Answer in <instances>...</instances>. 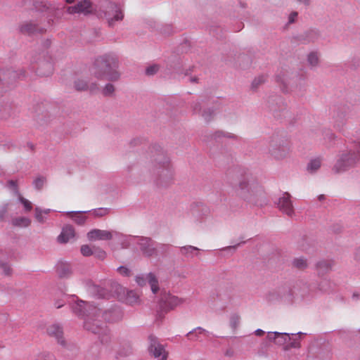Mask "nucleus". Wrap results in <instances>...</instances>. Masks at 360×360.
I'll list each match as a JSON object with an SVG mask.
<instances>
[{
    "mask_svg": "<svg viewBox=\"0 0 360 360\" xmlns=\"http://www.w3.org/2000/svg\"><path fill=\"white\" fill-rule=\"evenodd\" d=\"M72 311L77 316L84 319V328L97 334L102 342H107L110 340V330L106 322H115L120 320L122 316L120 309L114 308L103 311L90 303L79 300L75 295L72 297Z\"/></svg>",
    "mask_w": 360,
    "mask_h": 360,
    "instance_id": "obj_1",
    "label": "nucleus"
},
{
    "mask_svg": "<svg viewBox=\"0 0 360 360\" xmlns=\"http://www.w3.org/2000/svg\"><path fill=\"white\" fill-rule=\"evenodd\" d=\"M143 158L146 171L155 176L158 185L166 186L172 180L174 169L170 159L160 146H149Z\"/></svg>",
    "mask_w": 360,
    "mask_h": 360,
    "instance_id": "obj_2",
    "label": "nucleus"
},
{
    "mask_svg": "<svg viewBox=\"0 0 360 360\" xmlns=\"http://www.w3.org/2000/svg\"><path fill=\"white\" fill-rule=\"evenodd\" d=\"M118 66L117 56L114 53H106L96 59L93 74L100 79H106L110 82H117L121 76L117 70Z\"/></svg>",
    "mask_w": 360,
    "mask_h": 360,
    "instance_id": "obj_3",
    "label": "nucleus"
},
{
    "mask_svg": "<svg viewBox=\"0 0 360 360\" xmlns=\"http://www.w3.org/2000/svg\"><path fill=\"white\" fill-rule=\"evenodd\" d=\"M235 195L250 202H254L257 198L263 194V189L257 180L251 175H245L240 178L233 188Z\"/></svg>",
    "mask_w": 360,
    "mask_h": 360,
    "instance_id": "obj_4",
    "label": "nucleus"
},
{
    "mask_svg": "<svg viewBox=\"0 0 360 360\" xmlns=\"http://www.w3.org/2000/svg\"><path fill=\"white\" fill-rule=\"evenodd\" d=\"M98 15L104 18L110 27H113L117 22H120L124 18L122 5L110 0H103L100 3Z\"/></svg>",
    "mask_w": 360,
    "mask_h": 360,
    "instance_id": "obj_5",
    "label": "nucleus"
},
{
    "mask_svg": "<svg viewBox=\"0 0 360 360\" xmlns=\"http://www.w3.org/2000/svg\"><path fill=\"white\" fill-rule=\"evenodd\" d=\"M357 148L358 151L356 153L352 150L341 152L338 156L333 170L335 173H340L354 166L360 159V141L357 143Z\"/></svg>",
    "mask_w": 360,
    "mask_h": 360,
    "instance_id": "obj_6",
    "label": "nucleus"
},
{
    "mask_svg": "<svg viewBox=\"0 0 360 360\" xmlns=\"http://www.w3.org/2000/svg\"><path fill=\"white\" fill-rule=\"evenodd\" d=\"M290 151V143L286 139L278 136L271 138L269 143V153L275 160L286 158Z\"/></svg>",
    "mask_w": 360,
    "mask_h": 360,
    "instance_id": "obj_7",
    "label": "nucleus"
},
{
    "mask_svg": "<svg viewBox=\"0 0 360 360\" xmlns=\"http://www.w3.org/2000/svg\"><path fill=\"white\" fill-rule=\"evenodd\" d=\"M46 332L50 337L54 338L57 342L64 349L76 353L77 347L72 345L65 342L63 338V329L62 326L58 323H53L46 326Z\"/></svg>",
    "mask_w": 360,
    "mask_h": 360,
    "instance_id": "obj_8",
    "label": "nucleus"
},
{
    "mask_svg": "<svg viewBox=\"0 0 360 360\" xmlns=\"http://www.w3.org/2000/svg\"><path fill=\"white\" fill-rule=\"evenodd\" d=\"M136 248L145 257L157 256V242L148 237L139 236L136 241Z\"/></svg>",
    "mask_w": 360,
    "mask_h": 360,
    "instance_id": "obj_9",
    "label": "nucleus"
},
{
    "mask_svg": "<svg viewBox=\"0 0 360 360\" xmlns=\"http://www.w3.org/2000/svg\"><path fill=\"white\" fill-rule=\"evenodd\" d=\"M184 301V299L179 298L177 296L164 293L161 297L160 307L162 311L168 312L175 307L181 305Z\"/></svg>",
    "mask_w": 360,
    "mask_h": 360,
    "instance_id": "obj_10",
    "label": "nucleus"
},
{
    "mask_svg": "<svg viewBox=\"0 0 360 360\" xmlns=\"http://www.w3.org/2000/svg\"><path fill=\"white\" fill-rule=\"evenodd\" d=\"M291 195L288 193H284L277 202V207L280 211L290 217L295 215V210L290 200Z\"/></svg>",
    "mask_w": 360,
    "mask_h": 360,
    "instance_id": "obj_11",
    "label": "nucleus"
},
{
    "mask_svg": "<svg viewBox=\"0 0 360 360\" xmlns=\"http://www.w3.org/2000/svg\"><path fill=\"white\" fill-rule=\"evenodd\" d=\"M136 281L140 286L145 285L146 283H148L153 294H156L159 290L158 278L153 273L137 276Z\"/></svg>",
    "mask_w": 360,
    "mask_h": 360,
    "instance_id": "obj_12",
    "label": "nucleus"
},
{
    "mask_svg": "<svg viewBox=\"0 0 360 360\" xmlns=\"http://www.w3.org/2000/svg\"><path fill=\"white\" fill-rule=\"evenodd\" d=\"M115 231L94 229L87 233V238L91 241L110 240L114 238Z\"/></svg>",
    "mask_w": 360,
    "mask_h": 360,
    "instance_id": "obj_13",
    "label": "nucleus"
},
{
    "mask_svg": "<svg viewBox=\"0 0 360 360\" xmlns=\"http://www.w3.org/2000/svg\"><path fill=\"white\" fill-rule=\"evenodd\" d=\"M234 298V291L231 287H220L216 294V299L224 304H229Z\"/></svg>",
    "mask_w": 360,
    "mask_h": 360,
    "instance_id": "obj_14",
    "label": "nucleus"
},
{
    "mask_svg": "<svg viewBox=\"0 0 360 360\" xmlns=\"http://www.w3.org/2000/svg\"><path fill=\"white\" fill-rule=\"evenodd\" d=\"M267 338L280 346L284 345L291 340L290 334L287 333L269 332Z\"/></svg>",
    "mask_w": 360,
    "mask_h": 360,
    "instance_id": "obj_15",
    "label": "nucleus"
},
{
    "mask_svg": "<svg viewBox=\"0 0 360 360\" xmlns=\"http://www.w3.org/2000/svg\"><path fill=\"white\" fill-rule=\"evenodd\" d=\"M69 13H83L84 15L91 11V4L89 0L79 1L77 5L70 6L68 8Z\"/></svg>",
    "mask_w": 360,
    "mask_h": 360,
    "instance_id": "obj_16",
    "label": "nucleus"
},
{
    "mask_svg": "<svg viewBox=\"0 0 360 360\" xmlns=\"http://www.w3.org/2000/svg\"><path fill=\"white\" fill-rule=\"evenodd\" d=\"M75 231L74 228L70 225L65 226L60 234L58 236V241L61 243H65L74 238Z\"/></svg>",
    "mask_w": 360,
    "mask_h": 360,
    "instance_id": "obj_17",
    "label": "nucleus"
},
{
    "mask_svg": "<svg viewBox=\"0 0 360 360\" xmlns=\"http://www.w3.org/2000/svg\"><path fill=\"white\" fill-rule=\"evenodd\" d=\"M209 332L201 327H197L186 334V337L191 341H202V338L207 337Z\"/></svg>",
    "mask_w": 360,
    "mask_h": 360,
    "instance_id": "obj_18",
    "label": "nucleus"
},
{
    "mask_svg": "<svg viewBox=\"0 0 360 360\" xmlns=\"http://www.w3.org/2000/svg\"><path fill=\"white\" fill-rule=\"evenodd\" d=\"M114 238H117L120 241L122 248H127L132 244L136 245V241L139 236H125L117 231H115Z\"/></svg>",
    "mask_w": 360,
    "mask_h": 360,
    "instance_id": "obj_19",
    "label": "nucleus"
},
{
    "mask_svg": "<svg viewBox=\"0 0 360 360\" xmlns=\"http://www.w3.org/2000/svg\"><path fill=\"white\" fill-rule=\"evenodd\" d=\"M20 30L23 34H32L37 32L41 33L44 31V29L39 27L32 22H26L20 26Z\"/></svg>",
    "mask_w": 360,
    "mask_h": 360,
    "instance_id": "obj_20",
    "label": "nucleus"
},
{
    "mask_svg": "<svg viewBox=\"0 0 360 360\" xmlns=\"http://www.w3.org/2000/svg\"><path fill=\"white\" fill-rule=\"evenodd\" d=\"M56 271L60 278H68L72 274V269L69 264L60 262L56 266Z\"/></svg>",
    "mask_w": 360,
    "mask_h": 360,
    "instance_id": "obj_21",
    "label": "nucleus"
},
{
    "mask_svg": "<svg viewBox=\"0 0 360 360\" xmlns=\"http://www.w3.org/2000/svg\"><path fill=\"white\" fill-rule=\"evenodd\" d=\"M199 248L192 245H185L179 248V254L187 259H191L197 255Z\"/></svg>",
    "mask_w": 360,
    "mask_h": 360,
    "instance_id": "obj_22",
    "label": "nucleus"
},
{
    "mask_svg": "<svg viewBox=\"0 0 360 360\" xmlns=\"http://www.w3.org/2000/svg\"><path fill=\"white\" fill-rule=\"evenodd\" d=\"M75 87L78 91L89 89L91 92H94L98 89V86L96 84H91L90 86H89L86 81L82 79H78L75 81Z\"/></svg>",
    "mask_w": 360,
    "mask_h": 360,
    "instance_id": "obj_23",
    "label": "nucleus"
},
{
    "mask_svg": "<svg viewBox=\"0 0 360 360\" xmlns=\"http://www.w3.org/2000/svg\"><path fill=\"white\" fill-rule=\"evenodd\" d=\"M86 212L88 211H72L68 212L67 214L70 215V218L78 225H83L86 220V217L84 214Z\"/></svg>",
    "mask_w": 360,
    "mask_h": 360,
    "instance_id": "obj_24",
    "label": "nucleus"
},
{
    "mask_svg": "<svg viewBox=\"0 0 360 360\" xmlns=\"http://www.w3.org/2000/svg\"><path fill=\"white\" fill-rule=\"evenodd\" d=\"M11 224L14 226L25 228L30 225L31 220L25 217H16L12 219Z\"/></svg>",
    "mask_w": 360,
    "mask_h": 360,
    "instance_id": "obj_25",
    "label": "nucleus"
},
{
    "mask_svg": "<svg viewBox=\"0 0 360 360\" xmlns=\"http://www.w3.org/2000/svg\"><path fill=\"white\" fill-rule=\"evenodd\" d=\"M317 271L319 274H324L332 269V263L328 261H321L316 264Z\"/></svg>",
    "mask_w": 360,
    "mask_h": 360,
    "instance_id": "obj_26",
    "label": "nucleus"
},
{
    "mask_svg": "<svg viewBox=\"0 0 360 360\" xmlns=\"http://www.w3.org/2000/svg\"><path fill=\"white\" fill-rule=\"evenodd\" d=\"M139 301V295L134 290H129L127 292L126 297H125V302L126 303L133 305L136 303H138Z\"/></svg>",
    "mask_w": 360,
    "mask_h": 360,
    "instance_id": "obj_27",
    "label": "nucleus"
},
{
    "mask_svg": "<svg viewBox=\"0 0 360 360\" xmlns=\"http://www.w3.org/2000/svg\"><path fill=\"white\" fill-rule=\"evenodd\" d=\"M212 138L216 141H220L223 138H228L235 139H236V136L232 133L225 132L223 131H216L212 135Z\"/></svg>",
    "mask_w": 360,
    "mask_h": 360,
    "instance_id": "obj_28",
    "label": "nucleus"
},
{
    "mask_svg": "<svg viewBox=\"0 0 360 360\" xmlns=\"http://www.w3.org/2000/svg\"><path fill=\"white\" fill-rule=\"evenodd\" d=\"M302 333H297V335H301ZM293 338H291V340L288 342V345L284 347L285 350H288L290 348H300V338L296 337V334H290Z\"/></svg>",
    "mask_w": 360,
    "mask_h": 360,
    "instance_id": "obj_29",
    "label": "nucleus"
},
{
    "mask_svg": "<svg viewBox=\"0 0 360 360\" xmlns=\"http://www.w3.org/2000/svg\"><path fill=\"white\" fill-rule=\"evenodd\" d=\"M321 165V159L319 158L311 160L308 165L307 170L311 173L316 172Z\"/></svg>",
    "mask_w": 360,
    "mask_h": 360,
    "instance_id": "obj_30",
    "label": "nucleus"
},
{
    "mask_svg": "<svg viewBox=\"0 0 360 360\" xmlns=\"http://www.w3.org/2000/svg\"><path fill=\"white\" fill-rule=\"evenodd\" d=\"M308 64L311 68H315L319 65V56L316 52H311L307 56Z\"/></svg>",
    "mask_w": 360,
    "mask_h": 360,
    "instance_id": "obj_31",
    "label": "nucleus"
},
{
    "mask_svg": "<svg viewBox=\"0 0 360 360\" xmlns=\"http://www.w3.org/2000/svg\"><path fill=\"white\" fill-rule=\"evenodd\" d=\"M115 91V86L111 83L106 84L102 89V94L105 96H112Z\"/></svg>",
    "mask_w": 360,
    "mask_h": 360,
    "instance_id": "obj_32",
    "label": "nucleus"
},
{
    "mask_svg": "<svg viewBox=\"0 0 360 360\" xmlns=\"http://www.w3.org/2000/svg\"><path fill=\"white\" fill-rule=\"evenodd\" d=\"M292 265L298 269H303L307 266V263L304 258L298 257L293 259Z\"/></svg>",
    "mask_w": 360,
    "mask_h": 360,
    "instance_id": "obj_33",
    "label": "nucleus"
},
{
    "mask_svg": "<svg viewBox=\"0 0 360 360\" xmlns=\"http://www.w3.org/2000/svg\"><path fill=\"white\" fill-rule=\"evenodd\" d=\"M37 360H57L55 355L49 352L44 351L37 355Z\"/></svg>",
    "mask_w": 360,
    "mask_h": 360,
    "instance_id": "obj_34",
    "label": "nucleus"
},
{
    "mask_svg": "<svg viewBox=\"0 0 360 360\" xmlns=\"http://www.w3.org/2000/svg\"><path fill=\"white\" fill-rule=\"evenodd\" d=\"M266 298L267 301L274 302L280 300L281 299V295L278 291H271L266 295Z\"/></svg>",
    "mask_w": 360,
    "mask_h": 360,
    "instance_id": "obj_35",
    "label": "nucleus"
},
{
    "mask_svg": "<svg viewBox=\"0 0 360 360\" xmlns=\"http://www.w3.org/2000/svg\"><path fill=\"white\" fill-rule=\"evenodd\" d=\"M11 205V203L8 202L0 205V221H4Z\"/></svg>",
    "mask_w": 360,
    "mask_h": 360,
    "instance_id": "obj_36",
    "label": "nucleus"
},
{
    "mask_svg": "<svg viewBox=\"0 0 360 360\" xmlns=\"http://www.w3.org/2000/svg\"><path fill=\"white\" fill-rule=\"evenodd\" d=\"M46 179L44 176H39L36 178L33 181V185L36 189H41L45 184Z\"/></svg>",
    "mask_w": 360,
    "mask_h": 360,
    "instance_id": "obj_37",
    "label": "nucleus"
},
{
    "mask_svg": "<svg viewBox=\"0 0 360 360\" xmlns=\"http://www.w3.org/2000/svg\"><path fill=\"white\" fill-rule=\"evenodd\" d=\"M265 77L264 75H259L254 79L252 82V89H256L259 85L265 82Z\"/></svg>",
    "mask_w": 360,
    "mask_h": 360,
    "instance_id": "obj_38",
    "label": "nucleus"
},
{
    "mask_svg": "<svg viewBox=\"0 0 360 360\" xmlns=\"http://www.w3.org/2000/svg\"><path fill=\"white\" fill-rule=\"evenodd\" d=\"M240 316L238 314H233L230 317V326L233 329H236L240 323Z\"/></svg>",
    "mask_w": 360,
    "mask_h": 360,
    "instance_id": "obj_39",
    "label": "nucleus"
},
{
    "mask_svg": "<svg viewBox=\"0 0 360 360\" xmlns=\"http://www.w3.org/2000/svg\"><path fill=\"white\" fill-rule=\"evenodd\" d=\"M19 200L23 205L25 210L29 212L32 210V206L30 201L19 195Z\"/></svg>",
    "mask_w": 360,
    "mask_h": 360,
    "instance_id": "obj_40",
    "label": "nucleus"
},
{
    "mask_svg": "<svg viewBox=\"0 0 360 360\" xmlns=\"http://www.w3.org/2000/svg\"><path fill=\"white\" fill-rule=\"evenodd\" d=\"M93 250L88 245H84L81 247V253L85 257H88L93 255Z\"/></svg>",
    "mask_w": 360,
    "mask_h": 360,
    "instance_id": "obj_41",
    "label": "nucleus"
},
{
    "mask_svg": "<svg viewBox=\"0 0 360 360\" xmlns=\"http://www.w3.org/2000/svg\"><path fill=\"white\" fill-rule=\"evenodd\" d=\"M214 110L210 108H208L207 110H203V112L201 113V115L205 119V120L210 121L212 116L214 115Z\"/></svg>",
    "mask_w": 360,
    "mask_h": 360,
    "instance_id": "obj_42",
    "label": "nucleus"
},
{
    "mask_svg": "<svg viewBox=\"0 0 360 360\" xmlns=\"http://www.w3.org/2000/svg\"><path fill=\"white\" fill-rule=\"evenodd\" d=\"M191 107H192V109H193V111L194 113H195V114L201 113V110H202L201 101H195L193 102Z\"/></svg>",
    "mask_w": 360,
    "mask_h": 360,
    "instance_id": "obj_43",
    "label": "nucleus"
},
{
    "mask_svg": "<svg viewBox=\"0 0 360 360\" xmlns=\"http://www.w3.org/2000/svg\"><path fill=\"white\" fill-rule=\"evenodd\" d=\"M35 217L40 223H44L46 220L45 217L43 216V210L39 207L35 208Z\"/></svg>",
    "mask_w": 360,
    "mask_h": 360,
    "instance_id": "obj_44",
    "label": "nucleus"
},
{
    "mask_svg": "<svg viewBox=\"0 0 360 360\" xmlns=\"http://www.w3.org/2000/svg\"><path fill=\"white\" fill-rule=\"evenodd\" d=\"M93 255L100 259H104L106 257L105 252L100 248H95L93 251Z\"/></svg>",
    "mask_w": 360,
    "mask_h": 360,
    "instance_id": "obj_45",
    "label": "nucleus"
},
{
    "mask_svg": "<svg viewBox=\"0 0 360 360\" xmlns=\"http://www.w3.org/2000/svg\"><path fill=\"white\" fill-rule=\"evenodd\" d=\"M159 70V65H153L149 67H148L146 70V73L148 75H153L158 72Z\"/></svg>",
    "mask_w": 360,
    "mask_h": 360,
    "instance_id": "obj_46",
    "label": "nucleus"
},
{
    "mask_svg": "<svg viewBox=\"0 0 360 360\" xmlns=\"http://www.w3.org/2000/svg\"><path fill=\"white\" fill-rule=\"evenodd\" d=\"M169 248L170 245L168 244L157 243V255H158L159 250L162 252H167L169 250Z\"/></svg>",
    "mask_w": 360,
    "mask_h": 360,
    "instance_id": "obj_47",
    "label": "nucleus"
},
{
    "mask_svg": "<svg viewBox=\"0 0 360 360\" xmlns=\"http://www.w3.org/2000/svg\"><path fill=\"white\" fill-rule=\"evenodd\" d=\"M117 272L124 276H129L130 274H131V271L129 269H128L127 267L126 266H119L117 269Z\"/></svg>",
    "mask_w": 360,
    "mask_h": 360,
    "instance_id": "obj_48",
    "label": "nucleus"
},
{
    "mask_svg": "<svg viewBox=\"0 0 360 360\" xmlns=\"http://www.w3.org/2000/svg\"><path fill=\"white\" fill-rule=\"evenodd\" d=\"M108 213V208H98L94 210V214L96 217H103Z\"/></svg>",
    "mask_w": 360,
    "mask_h": 360,
    "instance_id": "obj_49",
    "label": "nucleus"
},
{
    "mask_svg": "<svg viewBox=\"0 0 360 360\" xmlns=\"http://www.w3.org/2000/svg\"><path fill=\"white\" fill-rule=\"evenodd\" d=\"M0 270L2 271V273L8 276L11 274V269L9 265L4 263L0 262Z\"/></svg>",
    "mask_w": 360,
    "mask_h": 360,
    "instance_id": "obj_50",
    "label": "nucleus"
},
{
    "mask_svg": "<svg viewBox=\"0 0 360 360\" xmlns=\"http://www.w3.org/2000/svg\"><path fill=\"white\" fill-rule=\"evenodd\" d=\"M297 15H298L297 12H296V11L292 12L290 14L289 17H288V22H289V23L294 22L295 19H296V18L297 17Z\"/></svg>",
    "mask_w": 360,
    "mask_h": 360,
    "instance_id": "obj_51",
    "label": "nucleus"
},
{
    "mask_svg": "<svg viewBox=\"0 0 360 360\" xmlns=\"http://www.w3.org/2000/svg\"><path fill=\"white\" fill-rule=\"evenodd\" d=\"M8 186L10 188L14 190L18 193L17 190V182L14 180H10L8 181Z\"/></svg>",
    "mask_w": 360,
    "mask_h": 360,
    "instance_id": "obj_52",
    "label": "nucleus"
},
{
    "mask_svg": "<svg viewBox=\"0 0 360 360\" xmlns=\"http://www.w3.org/2000/svg\"><path fill=\"white\" fill-rule=\"evenodd\" d=\"M325 139H328L329 141H332L335 139V134L330 130L325 131Z\"/></svg>",
    "mask_w": 360,
    "mask_h": 360,
    "instance_id": "obj_53",
    "label": "nucleus"
},
{
    "mask_svg": "<svg viewBox=\"0 0 360 360\" xmlns=\"http://www.w3.org/2000/svg\"><path fill=\"white\" fill-rule=\"evenodd\" d=\"M6 76L8 77L9 78L15 79L17 76V73L14 71H8L7 72L4 73Z\"/></svg>",
    "mask_w": 360,
    "mask_h": 360,
    "instance_id": "obj_54",
    "label": "nucleus"
},
{
    "mask_svg": "<svg viewBox=\"0 0 360 360\" xmlns=\"http://www.w3.org/2000/svg\"><path fill=\"white\" fill-rule=\"evenodd\" d=\"M243 243H245L244 241L242 243H237L236 245H234L228 246V247L225 248L224 250H236L241 244H243Z\"/></svg>",
    "mask_w": 360,
    "mask_h": 360,
    "instance_id": "obj_55",
    "label": "nucleus"
},
{
    "mask_svg": "<svg viewBox=\"0 0 360 360\" xmlns=\"http://www.w3.org/2000/svg\"><path fill=\"white\" fill-rule=\"evenodd\" d=\"M303 88L302 86H295L294 88H292L290 90L291 91H294L295 92H297L300 94H302V92L304 91V89H302Z\"/></svg>",
    "mask_w": 360,
    "mask_h": 360,
    "instance_id": "obj_56",
    "label": "nucleus"
},
{
    "mask_svg": "<svg viewBox=\"0 0 360 360\" xmlns=\"http://www.w3.org/2000/svg\"><path fill=\"white\" fill-rule=\"evenodd\" d=\"M255 334L257 336H262L264 334V331L262 330V329H257L255 331Z\"/></svg>",
    "mask_w": 360,
    "mask_h": 360,
    "instance_id": "obj_57",
    "label": "nucleus"
},
{
    "mask_svg": "<svg viewBox=\"0 0 360 360\" xmlns=\"http://www.w3.org/2000/svg\"><path fill=\"white\" fill-rule=\"evenodd\" d=\"M355 258L358 260H360V247L357 248L355 252Z\"/></svg>",
    "mask_w": 360,
    "mask_h": 360,
    "instance_id": "obj_58",
    "label": "nucleus"
},
{
    "mask_svg": "<svg viewBox=\"0 0 360 360\" xmlns=\"http://www.w3.org/2000/svg\"><path fill=\"white\" fill-rule=\"evenodd\" d=\"M296 1H297L298 3L300 4H303L306 6L309 5V1L310 0H295Z\"/></svg>",
    "mask_w": 360,
    "mask_h": 360,
    "instance_id": "obj_59",
    "label": "nucleus"
},
{
    "mask_svg": "<svg viewBox=\"0 0 360 360\" xmlns=\"http://www.w3.org/2000/svg\"><path fill=\"white\" fill-rule=\"evenodd\" d=\"M359 297H360V295L358 293H356V292L353 293V295H352V299L354 301L358 300Z\"/></svg>",
    "mask_w": 360,
    "mask_h": 360,
    "instance_id": "obj_60",
    "label": "nucleus"
},
{
    "mask_svg": "<svg viewBox=\"0 0 360 360\" xmlns=\"http://www.w3.org/2000/svg\"><path fill=\"white\" fill-rule=\"evenodd\" d=\"M189 81L191 82H196L198 81V78L195 77H189Z\"/></svg>",
    "mask_w": 360,
    "mask_h": 360,
    "instance_id": "obj_61",
    "label": "nucleus"
},
{
    "mask_svg": "<svg viewBox=\"0 0 360 360\" xmlns=\"http://www.w3.org/2000/svg\"><path fill=\"white\" fill-rule=\"evenodd\" d=\"M318 198H319V200L320 201L323 200L325 199V195H319L318 196Z\"/></svg>",
    "mask_w": 360,
    "mask_h": 360,
    "instance_id": "obj_62",
    "label": "nucleus"
},
{
    "mask_svg": "<svg viewBox=\"0 0 360 360\" xmlns=\"http://www.w3.org/2000/svg\"><path fill=\"white\" fill-rule=\"evenodd\" d=\"M55 305H56V307L58 309V308H60L63 305V304L58 302V304L56 303Z\"/></svg>",
    "mask_w": 360,
    "mask_h": 360,
    "instance_id": "obj_63",
    "label": "nucleus"
},
{
    "mask_svg": "<svg viewBox=\"0 0 360 360\" xmlns=\"http://www.w3.org/2000/svg\"><path fill=\"white\" fill-rule=\"evenodd\" d=\"M51 212L50 209L43 210V214H49Z\"/></svg>",
    "mask_w": 360,
    "mask_h": 360,
    "instance_id": "obj_64",
    "label": "nucleus"
}]
</instances>
